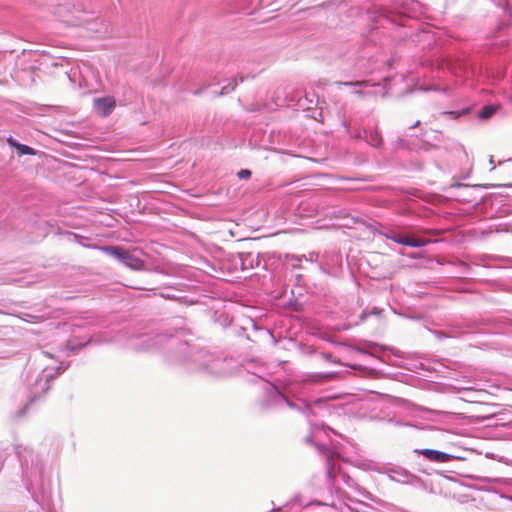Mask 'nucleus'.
Here are the masks:
<instances>
[{
	"label": "nucleus",
	"instance_id": "12",
	"mask_svg": "<svg viewBox=\"0 0 512 512\" xmlns=\"http://www.w3.org/2000/svg\"><path fill=\"white\" fill-rule=\"evenodd\" d=\"M236 86H237V83H236V81L234 80V81H233V83L230 85V89H231V90H234V89L236 88Z\"/></svg>",
	"mask_w": 512,
	"mask_h": 512
},
{
	"label": "nucleus",
	"instance_id": "9",
	"mask_svg": "<svg viewBox=\"0 0 512 512\" xmlns=\"http://www.w3.org/2000/svg\"><path fill=\"white\" fill-rule=\"evenodd\" d=\"M337 85H345V86H367L368 81H351V82H337Z\"/></svg>",
	"mask_w": 512,
	"mask_h": 512
},
{
	"label": "nucleus",
	"instance_id": "7",
	"mask_svg": "<svg viewBox=\"0 0 512 512\" xmlns=\"http://www.w3.org/2000/svg\"><path fill=\"white\" fill-rule=\"evenodd\" d=\"M496 111L494 106H485L479 112V117L482 119L490 118Z\"/></svg>",
	"mask_w": 512,
	"mask_h": 512
},
{
	"label": "nucleus",
	"instance_id": "8",
	"mask_svg": "<svg viewBox=\"0 0 512 512\" xmlns=\"http://www.w3.org/2000/svg\"><path fill=\"white\" fill-rule=\"evenodd\" d=\"M405 236L406 235L398 234V233H395V232H391L390 234L386 235L387 239H390L393 242L398 243V244H402V245H404Z\"/></svg>",
	"mask_w": 512,
	"mask_h": 512
},
{
	"label": "nucleus",
	"instance_id": "13",
	"mask_svg": "<svg viewBox=\"0 0 512 512\" xmlns=\"http://www.w3.org/2000/svg\"><path fill=\"white\" fill-rule=\"evenodd\" d=\"M227 89H228V86H224V87L222 88V91H221V93H220V94H224V93H226V92H227Z\"/></svg>",
	"mask_w": 512,
	"mask_h": 512
},
{
	"label": "nucleus",
	"instance_id": "2",
	"mask_svg": "<svg viewBox=\"0 0 512 512\" xmlns=\"http://www.w3.org/2000/svg\"><path fill=\"white\" fill-rule=\"evenodd\" d=\"M93 104L96 112L99 115L106 117L110 115L115 108L116 101L113 97L107 96L94 99Z\"/></svg>",
	"mask_w": 512,
	"mask_h": 512
},
{
	"label": "nucleus",
	"instance_id": "5",
	"mask_svg": "<svg viewBox=\"0 0 512 512\" xmlns=\"http://www.w3.org/2000/svg\"><path fill=\"white\" fill-rule=\"evenodd\" d=\"M430 242L429 239L416 237L414 235H406L404 245L409 247H423Z\"/></svg>",
	"mask_w": 512,
	"mask_h": 512
},
{
	"label": "nucleus",
	"instance_id": "4",
	"mask_svg": "<svg viewBox=\"0 0 512 512\" xmlns=\"http://www.w3.org/2000/svg\"><path fill=\"white\" fill-rule=\"evenodd\" d=\"M7 143L11 147L17 149L18 154L20 156H22V155H36V150H34L32 147H29L27 145L18 143L13 137H8L7 138Z\"/></svg>",
	"mask_w": 512,
	"mask_h": 512
},
{
	"label": "nucleus",
	"instance_id": "3",
	"mask_svg": "<svg viewBox=\"0 0 512 512\" xmlns=\"http://www.w3.org/2000/svg\"><path fill=\"white\" fill-rule=\"evenodd\" d=\"M122 262L132 270H143L145 267L144 261L136 257L133 253L125 251Z\"/></svg>",
	"mask_w": 512,
	"mask_h": 512
},
{
	"label": "nucleus",
	"instance_id": "1",
	"mask_svg": "<svg viewBox=\"0 0 512 512\" xmlns=\"http://www.w3.org/2000/svg\"><path fill=\"white\" fill-rule=\"evenodd\" d=\"M414 453L423 455L427 460L436 463H447L454 459H460L454 455L433 449H415Z\"/></svg>",
	"mask_w": 512,
	"mask_h": 512
},
{
	"label": "nucleus",
	"instance_id": "6",
	"mask_svg": "<svg viewBox=\"0 0 512 512\" xmlns=\"http://www.w3.org/2000/svg\"><path fill=\"white\" fill-rule=\"evenodd\" d=\"M101 249L108 255L115 257L121 262L126 251L125 249L119 246H104Z\"/></svg>",
	"mask_w": 512,
	"mask_h": 512
},
{
	"label": "nucleus",
	"instance_id": "10",
	"mask_svg": "<svg viewBox=\"0 0 512 512\" xmlns=\"http://www.w3.org/2000/svg\"><path fill=\"white\" fill-rule=\"evenodd\" d=\"M371 143L374 145V146H379L381 145L382 143V138L380 137V135L378 133H375L374 135H371Z\"/></svg>",
	"mask_w": 512,
	"mask_h": 512
},
{
	"label": "nucleus",
	"instance_id": "11",
	"mask_svg": "<svg viewBox=\"0 0 512 512\" xmlns=\"http://www.w3.org/2000/svg\"><path fill=\"white\" fill-rule=\"evenodd\" d=\"M251 176V171L248 169H242L238 172V177L240 179H248Z\"/></svg>",
	"mask_w": 512,
	"mask_h": 512
}]
</instances>
